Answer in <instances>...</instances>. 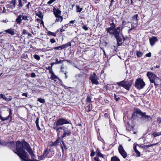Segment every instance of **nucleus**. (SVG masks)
Segmentation results:
<instances>
[{
  "label": "nucleus",
  "instance_id": "obj_1",
  "mask_svg": "<svg viewBox=\"0 0 161 161\" xmlns=\"http://www.w3.org/2000/svg\"><path fill=\"white\" fill-rule=\"evenodd\" d=\"M110 25V27L106 29V31L110 34H112L114 35L115 33L116 32H119L121 30L120 26H119L116 28H115L116 25L113 23H111Z\"/></svg>",
  "mask_w": 161,
  "mask_h": 161
},
{
  "label": "nucleus",
  "instance_id": "obj_2",
  "mask_svg": "<svg viewBox=\"0 0 161 161\" xmlns=\"http://www.w3.org/2000/svg\"><path fill=\"white\" fill-rule=\"evenodd\" d=\"M132 82V80L129 81L124 80L116 83L119 86L123 87L126 89L129 90L131 86Z\"/></svg>",
  "mask_w": 161,
  "mask_h": 161
},
{
  "label": "nucleus",
  "instance_id": "obj_3",
  "mask_svg": "<svg viewBox=\"0 0 161 161\" xmlns=\"http://www.w3.org/2000/svg\"><path fill=\"white\" fill-rule=\"evenodd\" d=\"M145 84L143 80L141 78L137 79L135 81V86L138 89L143 88L145 86Z\"/></svg>",
  "mask_w": 161,
  "mask_h": 161
},
{
  "label": "nucleus",
  "instance_id": "obj_4",
  "mask_svg": "<svg viewBox=\"0 0 161 161\" xmlns=\"http://www.w3.org/2000/svg\"><path fill=\"white\" fill-rule=\"evenodd\" d=\"M16 2V0H8V4L6 5L7 10L12 12L15 7Z\"/></svg>",
  "mask_w": 161,
  "mask_h": 161
},
{
  "label": "nucleus",
  "instance_id": "obj_5",
  "mask_svg": "<svg viewBox=\"0 0 161 161\" xmlns=\"http://www.w3.org/2000/svg\"><path fill=\"white\" fill-rule=\"evenodd\" d=\"M69 121L64 118H59L56 122V123L54 124V126L61 127L64 124H69Z\"/></svg>",
  "mask_w": 161,
  "mask_h": 161
},
{
  "label": "nucleus",
  "instance_id": "obj_6",
  "mask_svg": "<svg viewBox=\"0 0 161 161\" xmlns=\"http://www.w3.org/2000/svg\"><path fill=\"white\" fill-rule=\"evenodd\" d=\"M63 131L64 132L63 135H61L62 138L69 136L72 133L71 129L69 128L68 126L67 127L64 126Z\"/></svg>",
  "mask_w": 161,
  "mask_h": 161
},
{
  "label": "nucleus",
  "instance_id": "obj_7",
  "mask_svg": "<svg viewBox=\"0 0 161 161\" xmlns=\"http://www.w3.org/2000/svg\"><path fill=\"white\" fill-rule=\"evenodd\" d=\"M123 28V27H122L121 28V30H120L119 32H115V33L114 34L115 35H114L117 40L118 46H120L122 43V40L119 34H120V32H122Z\"/></svg>",
  "mask_w": 161,
  "mask_h": 161
},
{
  "label": "nucleus",
  "instance_id": "obj_8",
  "mask_svg": "<svg viewBox=\"0 0 161 161\" xmlns=\"http://www.w3.org/2000/svg\"><path fill=\"white\" fill-rule=\"evenodd\" d=\"M20 142L21 144H23L24 142H25L24 141L22 143H21L20 141H18L16 142V144L14 142H10L8 144H9V146L10 148L12 149L14 152L15 153L17 154V153L15 152L17 151V142Z\"/></svg>",
  "mask_w": 161,
  "mask_h": 161
},
{
  "label": "nucleus",
  "instance_id": "obj_9",
  "mask_svg": "<svg viewBox=\"0 0 161 161\" xmlns=\"http://www.w3.org/2000/svg\"><path fill=\"white\" fill-rule=\"evenodd\" d=\"M147 76L149 78L151 83H154L155 80L158 78L157 76L151 72H148L147 74Z\"/></svg>",
  "mask_w": 161,
  "mask_h": 161
},
{
  "label": "nucleus",
  "instance_id": "obj_10",
  "mask_svg": "<svg viewBox=\"0 0 161 161\" xmlns=\"http://www.w3.org/2000/svg\"><path fill=\"white\" fill-rule=\"evenodd\" d=\"M90 80H91L93 84L97 85L99 84L98 82L97 81V77L95 73H93L91 75L89 78Z\"/></svg>",
  "mask_w": 161,
  "mask_h": 161
},
{
  "label": "nucleus",
  "instance_id": "obj_11",
  "mask_svg": "<svg viewBox=\"0 0 161 161\" xmlns=\"http://www.w3.org/2000/svg\"><path fill=\"white\" fill-rule=\"evenodd\" d=\"M64 126H61V127H58L57 126H53V129L56 130L57 134V136L58 137H59L60 136L62 135L63 133V130Z\"/></svg>",
  "mask_w": 161,
  "mask_h": 161
},
{
  "label": "nucleus",
  "instance_id": "obj_12",
  "mask_svg": "<svg viewBox=\"0 0 161 161\" xmlns=\"http://www.w3.org/2000/svg\"><path fill=\"white\" fill-rule=\"evenodd\" d=\"M119 152L121 156L124 158H125L127 157L126 152L125 151L122 145H119L118 147Z\"/></svg>",
  "mask_w": 161,
  "mask_h": 161
},
{
  "label": "nucleus",
  "instance_id": "obj_13",
  "mask_svg": "<svg viewBox=\"0 0 161 161\" xmlns=\"http://www.w3.org/2000/svg\"><path fill=\"white\" fill-rule=\"evenodd\" d=\"M71 46V43L70 42H68L67 43L63 44L61 46L57 47H54V49L55 50H61L64 48H66Z\"/></svg>",
  "mask_w": 161,
  "mask_h": 161
},
{
  "label": "nucleus",
  "instance_id": "obj_14",
  "mask_svg": "<svg viewBox=\"0 0 161 161\" xmlns=\"http://www.w3.org/2000/svg\"><path fill=\"white\" fill-rule=\"evenodd\" d=\"M158 41V39L156 37L152 36L149 38V41L151 45L153 46L155 43Z\"/></svg>",
  "mask_w": 161,
  "mask_h": 161
},
{
  "label": "nucleus",
  "instance_id": "obj_15",
  "mask_svg": "<svg viewBox=\"0 0 161 161\" xmlns=\"http://www.w3.org/2000/svg\"><path fill=\"white\" fill-rule=\"evenodd\" d=\"M51 150L50 149H49L48 148H47L44 151L43 155H44V157H47L48 158H50L53 155V154H52L50 156H48L47 155L48 153H49Z\"/></svg>",
  "mask_w": 161,
  "mask_h": 161
},
{
  "label": "nucleus",
  "instance_id": "obj_16",
  "mask_svg": "<svg viewBox=\"0 0 161 161\" xmlns=\"http://www.w3.org/2000/svg\"><path fill=\"white\" fill-rule=\"evenodd\" d=\"M142 119L143 120H145V121H147L149 120V119H152L151 117L150 116L146 115V113L144 112V114H142Z\"/></svg>",
  "mask_w": 161,
  "mask_h": 161
},
{
  "label": "nucleus",
  "instance_id": "obj_17",
  "mask_svg": "<svg viewBox=\"0 0 161 161\" xmlns=\"http://www.w3.org/2000/svg\"><path fill=\"white\" fill-rule=\"evenodd\" d=\"M22 15H19L15 20V22L17 23V24H20L21 23L22 20H23L22 19Z\"/></svg>",
  "mask_w": 161,
  "mask_h": 161
},
{
  "label": "nucleus",
  "instance_id": "obj_18",
  "mask_svg": "<svg viewBox=\"0 0 161 161\" xmlns=\"http://www.w3.org/2000/svg\"><path fill=\"white\" fill-rule=\"evenodd\" d=\"M50 73L51 74L50 78L51 80H54L55 81H56L57 79L59 80L58 77L55 75L53 72H50Z\"/></svg>",
  "mask_w": 161,
  "mask_h": 161
},
{
  "label": "nucleus",
  "instance_id": "obj_19",
  "mask_svg": "<svg viewBox=\"0 0 161 161\" xmlns=\"http://www.w3.org/2000/svg\"><path fill=\"white\" fill-rule=\"evenodd\" d=\"M61 11L59 9H54V14L56 17L60 16Z\"/></svg>",
  "mask_w": 161,
  "mask_h": 161
},
{
  "label": "nucleus",
  "instance_id": "obj_20",
  "mask_svg": "<svg viewBox=\"0 0 161 161\" xmlns=\"http://www.w3.org/2000/svg\"><path fill=\"white\" fill-rule=\"evenodd\" d=\"M5 32L12 35H13L15 34L14 29H8L6 30Z\"/></svg>",
  "mask_w": 161,
  "mask_h": 161
},
{
  "label": "nucleus",
  "instance_id": "obj_21",
  "mask_svg": "<svg viewBox=\"0 0 161 161\" xmlns=\"http://www.w3.org/2000/svg\"><path fill=\"white\" fill-rule=\"evenodd\" d=\"M60 137H58V139L56 140V141L54 142H52L54 146H57L60 142Z\"/></svg>",
  "mask_w": 161,
  "mask_h": 161
},
{
  "label": "nucleus",
  "instance_id": "obj_22",
  "mask_svg": "<svg viewBox=\"0 0 161 161\" xmlns=\"http://www.w3.org/2000/svg\"><path fill=\"white\" fill-rule=\"evenodd\" d=\"M22 19L27 21L29 20L30 19L31 22L32 21V19L31 17H29V16L25 15H22Z\"/></svg>",
  "mask_w": 161,
  "mask_h": 161
},
{
  "label": "nucleus",
  "instance_id": "obj_23",
  "mask_svg": "<svg viewBox=\"0 0 161 161\" xmlns=\"http://www.w3.org/2000/svg\"><path fill=\"white\" fill-rule=\"evenodd\" d=\"M158 144V143H156L153 144H150L149 145H144V146H142L141 148H142L146 149V148H148L149 147H153V146L156 145H157Z\"/></svg>",
  "mask_w": 161,
  "mask_h": 161
},
{
  "label": "nucleus",
  "instance_id": "obj_24",
  "mask_svg": "<svg viewBox=\"0 0 161 161\" xmlns=\"http://www.w3.org/2000/svg\"><path fill=\"white\" fill-rule=\"evenodd\" d=\"M161 135V132H153L152 134L153 136L154 137H155L157 136H160Z\"/></svg>",
  "mask_w": 161,
  "mask_h": 161
},
{
  "label": "nucleus",
  "instance_id": "obj_25",
  "mask_svg": "<svg viewBox=\"0 0 161 161\" xmlns=\"http://www.w3.org/2000/svg\"><path fill=\"white\" fill-rule=\"evenodd\" d=\"M96 153L97 154L98 156L101 157L102 158H103V155L101 153L100 151L98 148L97 149Z\"/></svg>",
  "mask_w": 161,
  "mask_h": 161
},
{
  "label": "nucleus",
  "instance_id": "obj_26",
  "mask_svg": "<svg viewBox=\"0 0 161 161\" xmlns=\"http://www.w3.org/2000/svg\"><path fill=\"white\" fill-rule=\"evenodd\" d=\"M138 16V14H136L133 16L132 17V20H134V21H136V23H137L138 22V19L137 17Z\"/></svg>",
  "mask_w": 161,
  "mask_h": 161
},
{
  "label": "nucleus",
  "instance_id": "obj_27",
  "mask_svg": "<svg viewBox=\"0 0 161 161\" xmlns=\"http://www.w3.org/2000/svg\"><path fill=\"white\" fill-rule=\"evenodd\" d=\"M92 109V105L91 104H89L87 106L86 110L87 112H89Z\"/></svg>",
  "mask_w": 161,
  "mask_h": 161
},
{
  "label": "nucleus",
  "instance_id": "obj_28",
  "mask_svg": "<svg viewBox=\"0 0 161 161\" xmlns=\"http://www.w3.org/2000/svg\"><path fill=\"white\" fill-rule=\"evenodd\" d=\"M57 19H56V22H58L60 21V22H62L63 19L62 17L61 16H59L57 17H56Z\"/></svg>",
  "mask_w": 161,
  "mask_h": 161
},
{
  "label": "nucleus",
  "instance_id": "obj_29",
  "mask_svg": "<svg viewBox=\"0 0 161 161\" xmlns=\"http://www.w3.org/2000/svg\"><path fill=\"white\" fill-rule=\"evenodd\" d=\"M131 28L133 29H135L136 27L137 23H134L133 22H131Z\"/></svg>",
  "mask_w": 161,
  "mask_h": 161
},
{
  "label": "nucleus",
  "instance_id": "obj_30",
  "mask_svg": "<svg viewBox=\"0 0 161 161\" xmlns=\"http://www.w3.org/2000/svg\"><path fill=\"white\" fill-rule=\"evenodd\" d=\"M111 161H120V159L116 156H114L111 158Z\"/></svg>",
  "mask_w": 161,
  "mask_h": 161
},
{
  "label": "nucleus",
  "instance_id": "obj_31",
  "mask_svg": "<svg viewBox=\"0 0 161 161\" xmlns=\"http://www.w3.org/2000/svg\"><path fill=\"white\" fill-rule=\"evenodd\" d=\"M136 113L139 114L140 115L142 116V114H144V113H142V111L139 109H137L136 110Z\"/></svg>",
  "mask_w": 161,
  "mask_h": 161
},
{
  "label": "nucleus",
  "instance_id": "obj_32",
  "mask_svg": "<svg viewBox=\"0 0 161 161\" xmlns=\"http://www.w3.org/2000/svg\"><path fill=\"white\" fill-rule=\"evenodd\" d=\"M143 55V53L141 52L136 51V55L138 57H141Z\"/></svg>",
  "mask_w": 161,
  "mask_h": 161
},
{
  "label": "nucleus",
  "instance_id": "obj_33",
  "mask_svg": "<svg viewBox=\"0 0 161 161\" xmlns=\"http://www.w3.org/2000/svg\"><path fill=\"white\" fill-rule=\"evenodd\" d=\"M91 96L90 95H88L86 98V102L88 103H90L91 102Z\"/></svg>",
  "mask_w": 161,
  "mask_h": 161
},
{
  "label": "nucleus",
  "instance_id": "obj_34",
  "mask_svg": "<svg viewBox=\"0 0 161 161\" xmlns=\"http://www.w3.org/2000/svg\"><path fill=\"white\" fill-rule=\"evenodd\" d=\"M47 34L49 35H51L54 37H55L56 36V34L55 33L52 32L50 31H48L47 32Z\"/></svg>",
  "mask_w": 161,
  "mask_h": 161
},
{
  "label": "nucleus",
  "instance_id": "obj_35",
  "mask_svg": "<svg viewBox=\"0 0 161 161\" xmlns=\"http://www.w3.org/2000/svg\"><path fill=\"white\" fill-rule=\"evenodd\" d=\"M36 15L38 16L42 19H43V16L41 12H39V14H36Z\"/></svg>",
  "mask_w": 161,
  "mask_h": 161
},
{
  "label": "nucleus",
  "instance_id": "obj_36",
  "mask_svg": "<svg viewBox=\"0 0 161 161\" xmlns=\"http://www.w3.org/2000/svg\"><path fill=\"white\" fill-rule=\"evenodd\" d=\"M23 4L22 3V0H19V4L18 6L19 8H20L22 7Z\"/></svg>",
  "mask_w": 161,
  "mask_h": 161
},
{
  "label": "nucleus",
  "instance_id": "obj_37",
  "mask_svg": "<svg viewBox=\"0 0 161 161\" xmlns=\"http://www.w3.org/2000/svg\"><path fill=\"white\" fill-rule=\"evenodd\" d=\"M37 101L39 102L42 103H44L45 102V101L44 99H42V98H39L37 99Z\"/></svg>",
  "mask_w": 161,
  "mask_h": 161
},
{
  "label": "nucleus",
  "instance_id": "obj_38",
  "mask_svg": "<svg viewBox=\"0 0 161 161\" xmlns=\"http://www.w3.org/2000/svg\"><path fill=\"white\" fill-rule=\"evenodd\" d=\"M33 56L34 58L37 60H39L40 59V57L37 54L34 55Z\"/></svg>",
  "mask_w": 161,
  "mask_h": 161
},
{
  "label": "nucleus",
  "instance_id": "obj_39",
  "mask_svg": "<svg viewBox=\"0 0 161 161\" xmlns=\"http://www.w3.org/2000/svg\"><path fill=\"white\" fill-rule=\"evenodd\" d=\"M0 98H3L5 101L7 100V98L3 94H1L0 95Z\"/></svg>",
  "mask_w": 161,
  "mask_h": 161
},
{
  "label": "nucleus",
  "instance_id": "obj_40",
  "mask_svg": "<svg viewBox=\"0 0 161 161\" xmlns=\"http://www.w3.org/2000/svg\"><path fill=\"white\" fill-rule=\"evenodd\" d=\"M76 9L77 12H80L82 10V8H80L79 6H77L76 7Z\"/></svg>",
  "mask_w": 161,
  "mask_h": 161
},
{
  "label": "nucleus",
  "instance_id": "obj_41",
  "mask_svg": "<svg viewBox=\"0 0 161 161\" xmlns=\"http://www.w3.org/2000/svg\"><path fill=\"white\" fill-rule=\"evenodd\" d=\"M114 97L116 101H118L120 99V98L118 96H117L116 94H114Z\"/></svg>",
  "mask_w": 161,
  "mask_h": 161
},
{
  "label": "nucleus",
  "instance_id": "obj_42",
  "mask_svg": "<svg viewBox=\"0 0 161 161\" xmlns=\"http://www.w3.org/2000/svg\"><path fill=\"white\" fill-rule=\"evenodd\" d=\"M136 153V155L137 157H140V153L138 150H136L135 151Z\"/></svg>",
  "mask_w": 161,
  "mask_h": 161
},
{
  "label": "nucleus",
  "instance_id": "obj_43",
  "mask_svg": "<svg viewBox=\"0 0 161 161\" xmlns=\"http://www.w3.org/2000/svg\"><path fill=\"white\" fill-rule=\"evenodd\" d=\"M56 62H55V64H59L61 62H62L63 61V60H60V61H58V59H57V58H56Z\"/></svg>",
  "mask_w": 161,
  "mask_h": 161
},
{
  "label": "nucleus",
  "instance_id": "obj_44",
  "mask_svg": "<svg viewBox=\"0 0 161 161\" xmlns=\"http://www.w3.org/2000/svg\"><path fill=\"white\" fill-rule=\"evenodd\" d=\"M56 0H50L47 2V4H51Z\"/></svg>",
  "mask_w": 161,
  "mask_h": 161
},
{
  "label": "nucleus",
  "instance_id": "obj_45",
  "mask_svg": "<svg viewBox=\"0 0 161 161\" xmlns=\"http://www.w3.org/2000/svg\"><path fill=\"white\" fill-rule=\"evenodd\" d=\"M95 154V152L93 150H92L91 152V153L90 156L91 157H93L94 156Z\"/></svg>",
  "mask_w": 161,
  "mask_h": 161
},
{
  "label": "nucleus",
  "instance_id": "obj_46",
  "mask_svg": "<svg viewBox=\"0 0 161 161\" xmlns=\"http://www.w3.org/2000/svg\"><path fill=\"white\" fill-rule=\"evenodd\" d=\"M28 32L25 29L23 30L22 32V34L23 35L27 34H28Z\"/></svg>",
  "mask_w": 161,
  "mask_h": 161
},
{
  "label": "nucleus",
  "instance_id": "obj_47",
  "mask_svg": "<svg viewBox=\"0 0 161 161\" xmlns=\"http://www.w3.org/2000/svg\"><path fill=\"white\" fill-rule=\"evenodd\" d=\"M45 157H44V155L43 154L42 156L40 157L39 158L40 159V160H42Z\"/></svg>",
  "mask_w": 161,
  "mask_h": 161
},
{
  "label": "nucleus",
  "instance_id": "obj_48",
  "mask_svg": "<svg viewBox=\"0 0 161 161\" xmlns=\"http://www.w3.org/2000/svg\"><path fill=\"white\" fill-rule=\"evenodd\" d=\"M50 42L52 43H54L56 42V41L54 38H52L50 39Z\"/></svg>",
  "mask_w": 161,
  "mask_h": 161
},
{
  "label": "nucleus",
  "instance_id": "obj_49",
  "mask_svg": "<svg viewBox=\"0 0 161 161\" xmlns=\"http://www.w3.org/2000/svg\"><path fill=\"white\" fill-rule=\"evenodd\" d=\"M36 74L32 72L31 73V76L32 78H34L36 77Z\"/></svg>",
  "mask_w": 161,
  "mask_h": 161
},
{
  "label": "nucleus",
  "instance_id": "obj_50",
  "mask_svg": "<svg viewBox=\"0 0 161 161\" xmlns=\"http://www.w3.org/2000/svg\"><path fill=\"white\" fill-rule=\"evenodd\" d=\"M61 86L64 87L65 89H68V88H71L70 87H68L67 86L64 85V84H62L61 85Z\"/></svg>",
  "mask_w": 161,
  "mask_h": 161
},
{
  "label": "nucleus",
  "instance_id": "obj_51",
  "mask_svg": "<svg viewBox=\"0 0 161 161\" xmlns=\"http://www.w3.org/2000/svg\"><path fill=\"white\" fill-rule=\"evenodd\" d=\"M157 122L160 123L161 122V118L160 117H158L157 118Z\"/></svg>",
  "mask_w": 161,
  "mask_h": 161
},
{
  "label": "nucleus",
  "instance_id": "obj_52",
  "mask_svg": "<svg viewBox=\"0 0 161 161\" xmlns=\"http://www.w3.org/2000/svg\"><path fill=\"white\" fill-rule=\"evenodd\" d=\"M146 56L147 57H151V53L149 52V53H147V54H146Z\"/></svg>",
  "mask_w": 161,
  "mask_h": 161
},
{
  "label": "nucleus",
  "instance_id": "obj_53",
  "mask_svg": "<svg viewBox=\"0 0 161 161\" xmlns=\"http://www.w3.org/2000/svg\"><path fill=\"white\" fill-rule=\"evenodd\" d=\"M82 28L85 31H87L88 30V28L85 25L83 26Z\"/></svg>",
  "mask_w": 161,
  "mask_h": 161
},
{
  "label": "nucleus",
  "instance_id": "obj_54",
  "mask_svg": "<svg viewBox=\"0 0 161 161\" xmlns=\"http://www.w3.org/2000/svg\"><path fill=\"white\" fill-rule=\"evenodd\" d=\"M39 118H37L36 119V122H35L36 125L39 124Z\"/></svg>",
  "mask_w": 161,
  "mask_h": 161
},
{
  "label": "nucleus",
  "instance_id": "obj_55",
  "mask_svg": "<svg viewBox=\"0 0 161 161\" xmlns=\"http://www.w3.org/2000/svg\"><path fill=\"white\" fill-rule=\"evenodd\" d=\"M136 145H137V144H136L135 145V143L134 144V148H133V149H134V151H135L137 150L136 149Z\"/></svg>",
  "mask_w": 161,
  "mask_h": 161
},
{
  "label": "nucleus",
  "instance_id": "obj_56",
  "mask_svg": "<svg viewBox=\"0 0 161 161\" xmlns=\"http://www.w3.org/2000/svg\"><path fill=\"white\" fill-rule=\"evenodd\" d=\"M12 99V97H10L8 98H7V100L6 101H9L11 100Z\"/></svg>",
  "mask_w": 161,
  "mask_h": 161
},
{
  "label": "nucleus",
  "instance_id": "obj_57",
  "mask_svg": "<svg viewBox=\"0 0 161 161\" xmlns=\"http://www.w3.org/2000/svg\"><path fill=\"white\" fill-rule=\"evenodd\" d=\"M22 96H25L26 97H27V94L26 93H24L22 94Z\"/></svg>",
  "mask_w": 161,
  "mask_h": 161
},
{
  "label": "nucleus",
  "instance_id": "obj_58",
  "mask_svg": "<svg viewBox=\"0 0 161 161\" xmlns=\"http://www.w3.org/2000/svg\"><path fill=\"white\" fill-rule=\"evenodd\" d=\"M4 143L0 140V145L3 146L4 145Z\"/></svg>",
  "mask_w": 161,
  "mask_h": 161
},
{
  "label": "nucleus",
  "instance_id": "obj_59",
  "mask_svg": "<svg viewBox=\"0 0 161 161\" xmlns=\"http://www.w3.org/2000/svg\"><path fill=\"white\" fill-rule=\"evenodd\" d=\"M94 159L95 161H100L98 158L97 157L94 158Z\"/></svg>",
  "mask_w": 161,
  "mask_h": 161
},
{
  "label": "nucleus",
  "instance_id": "obj_60",
  "mask_svg": "<svg viewBox=\"0 0 161 161\" xmlns=\"http://www.w3.org/2000/svg\"><path fill=\"white\" fill-rule=\"evenodd\" d=\"M62 143H63V146H64V148H65L66 150V149H67V147H66V145H65V144L64 143V142H63V141L62 142Z\"/></svg>",
  "mask_w": 161,
  "mask_h": 161
},
{
  "label": "nucleus",
  "instance_id": "obj_61",
  "mask_svg": "<svg viewBox=\"0 0 161 161\" xmlns=\"http://www.w3.org/2000/svg\"><path fill=\"white\" fill-rule=\"evenodd\" d=\"M36 125V127H37V129L38 130H41V128H40V127H39V124H38V125Z\"/></svg>",
  "mask_w": 161,
  "mask_h": 161
},
{
  "label": "nucleus",
  "instance_id": "obj_62",
  "mask_svg": "<svg viewBox=\"0 0 161 161\" xmlns=\"http://www.w3.org/2000/svg\"><path fill=\"white\" fill-rule=\"evenodd\" d=\"M30 4V2H29L28 3V4L26 5V7H27V8H29Z\"/></svg>",
  "mask_w": 161,
  "mask_h": 161
},
{
  "label": "nucleus",
  "instance_id": "obj_63",
  "mask_svg": "<svg viewBox=\"0 0 161 161\" xmlns=\"http://www.w3.org/2000/svg\"><path fill=\"white\" fill-rule=\"evenodd\" d=\"M120 34L121 35H122L124 40L125 41V38L124 37V36H123V34H122V32H120Z\"/></svg>",
  "mask_w": 161,
  "mask_h": 161
},
{
  "label": "nucleus",
  "instance_id": "obj_64",
  "mask_svg": "<svg viewBox=\"0 0 161 161\" xmlns=\"http://www.w3.org/2000/svg\"><path fill=\"white\" fill-rule=\"evenodd\" d=\"M49 145L51 147L54 146L52 142L50 143Z\"/></svg>",
  "mask_w": 161,
  "mask_h": 161
}]
</instances>
